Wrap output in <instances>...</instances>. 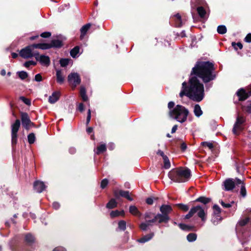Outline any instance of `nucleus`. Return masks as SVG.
<instances>
[{"label":"nucleus","instance_id":"c756f323","mask_svg":"<svg viewBox=\"0 0 251 251\" xmlns=\"http://www.w3.org/2000/svg\"><path fill=\"white\" fill-rule=\"evenodd\" d=\"M197 235L196 233H190L187 236V240L189 242H192L196 240Z\"/></svg>","mask_w":251,"mask_h":251},{"label":"nucleus","instance_id":"6e6552de","mask_svg":"<svg viewBox=\"0 0 251 251\" xmlns=\"http://www.w3.org/2000/svg\"><path fill=\"white\" fill-rule=\"evenodd\" d=\"M68 81L74 88L81 82V79L78 74L72 73L68 76Z\"/></svg>","mask_w":251,"mask_h":251},{"label":"nucleus","instance_id":"bb28decb","mask_svg":"<svg viewBox=\"0 0 251 251\" xmlns=\"http://www.w3.org/2000/svg\"><path fill=\"white\" fill-rule=\"evenodd\" d=\"M129 212L132 215L136 216H140L141 215V214L138 211L137 208L134 205H132L129 207Z\"/></svg>","mask_w":251,"mask_h":251},{"label":"nucleus","instance_id":"e433bc0d","mask_svg":"<svg viewBox=\"0 0 251 251\" xmlns=\"http://www.w3.org/2000/svg\"><path fill=\"white\" fill-rule=\"evenodd\" d=\"M197 12L201 18H204L206 12L203 7L199 6L197 8Z\"/></svg>","mask_w":251,"mask_h":251},{"label":"nucleus","instance_id":"1a4fd4ad","mask_svg":"<svg viewBox=\"0 0 251 251\" xmlns=\"http://www.w3.org/2000/svg\"><path fill=\"white\" fill-rule=\"evenodd\" d=\"M35 59L39 61L40 64L45 66H48L50 64V59L48 56L45 55H39L37 51V55L35 56Z\"/></svg>","mask_w":251,"mask_h":251},{"label":"nucleus","instance_id":"dca6fc26","mask_svg":"<svg viewBox=\"0 0 251 251\" xmlns=\"http://www.w3.org/2000/svg\"><path fill=\"white\" fill-rule=\"evenodd\" d=\"M172 207L169 205L163 204L160 207V211L162 214L168 215L172 211Z\"/></svg>","mask_w":251,"mask_h":251},{"label":"nucleus","instance_id":"4be33fe9","mask_svg":"<svg viewBox=\"0 0 251 251\" xmlns=\"http://www.w3.org/2000/svg\"><path fill=\"white\" fill-rule=\"evenodd\" d=\"M222 220V218L220 215V214H213L212 219H211V222L214 225H217L218 224H219Z\"/></svg>","mask_w":251,"mask_h":251},{"label":"nucleus","instance_id":"37998d69","mask_svg":"<svg viewBox=\"0 0 251 251\" xmlns=\"http://www.w3.org/2000/svg\"><path fill=\"white\" fill-rule=\"evenodd\" d=\"M178 226L181 229L183 230L190 231L192 230L191 227L186 224H179Z\"/></svg>","mask_w":251,"mask_h":251},{"label":"nucleus","instance_id":"3c124183","mask_svg":"<svg viewBox=\"0 0 251 251\" xmlns=\"http://www.w3.org/2000/svg\"><path fill=\"white\" fill-rule=\"evenodd\" d=\"M178 206L180 209L181 210L186 211L189 209V206L187 205L183 204H178Z\"/></svg>","mask_w":251,"mask_h":251},{"label":"nucleus","instance_id":"f704fd0d","mask_svg":"<svg viewBox=\"0 0 251 251\" xmlns=\"http://www.w3.org/2000/svg\"><path fill=\"white\" fill-rule=\"evenodd\" d=\"M250 218L247 217L245 219H241L238 223L237 225V228L239 226H242L246 225L249 221Z\"/></svg>","mask_w":251,"mask_h":251},{"label":"nucleus","instance_id":"9d476101","mask_svg":"<svg viewBox=\"0 0 251 251\" xmlns=\"http://www.w3.org/2000/svg\"><path fill=\"white\" fill-rule=\"evenodd\" d=\"M235 182L232 178H227L226 179L223 183L222 186L223 189L225 191H229L233 190L235 187Z\"/></svg>","mask_w":251,"mask_h":251},{"label":"nucleus","instance_id":"13d9d810","mask_svg":"<svg viewBox=\"0 0 251 251\" xmlns=\"http://www.w3.org/2000/svg\"><path fill=\"white\" fill-rule=\"evenodd\" d=\"M21 100H22L25 102V103L26 104H27V105H30V101L28 99H26V98H25V97H21Z\"/></svg>","mask_w":251,"mask_h":251},{"label":"nucleus","instance_id":"b1692460","mask_svg":"<svg viewBox=\"0 0 251 251\" xmlns=\"http://www.w3.org/2000/svg\"><path fill=\"white\" fill-rule=\"evenodd\" d=\"M194 113L197 117H200L202 114V111L199 104H197L194 106Z\"/></svg>","mask_w":251,"mask_h":251},{"label":"nucleus","instance_id":"a18cd8bd","mask_svg":"<svg viewBox=\"0 0 251 251\" xmlns=\"http://www.w3.org/2000/svg\"><path fill=\"white\" fill-rule=\"evenodd\" d=\"M213 209H214V214H220L221 213V208L220 207L216 204H215L213 205Z\"/></svg>","mask_w":251,"mask_h":251},{"label":"nucleus","instance_id":"49530a36","mask_svg":"<svg viewBox=\"0 0 251 251\" xmlns=\"http://www.w3.org/2000/svg\"><path fill=\"white\" fill-rule=\"evenodd\" d=\"M201 145L203 146L207 147L210 150H212L213 148V145L211 142H203L201 143Z\"/></svg>","mask_w":251,"mask_h":251},{"label":"nucleus","instance_id":"c9c22d12","mask_svg":"<svg viewBox=\"0 0 251 251\" xmlns=\"http://www.w3.org/2000/svg\"><path fill=\"white\" fill-rule=\"evenodd\" d=\"M126 227V223L125 221L121 220L118 223V228L121 230L124 231Z\"/></svg>","mask_w":251,"mask_h":251},{"label":"nucleus","instance_id":"a211bd4d","mask_svg":"<svg viewBox=\"0 0 251 251\" xmlns=\"http://www.w3.org/2000/svg\"><path fill=\"white\" fill-rule=\"evenodd\" d=\"M172 21H174L176 26L180 27L182 25L181 16L179 14H176L171 17Z\"/></svg>","mask_w":251,"mask_h":251},{"label":"nucleus","instance_id":"79ce46f5","mask_svg":"<svg viewBox=\"0 0 251 251\" xmlns=\"http://www.w3.org/2000/svg\"><path fill=\"white\" fill-rule=\"evenodd\" d=\"M70 60L69 59L66 58H62L60 60V65L63 67H66L69 64Z\"/></svg>","mask_w":251,"mask_h":251},{"label":"nucleus","instance_id":"cd10ccee","mask_svg":"<svg viewBox=\"0 0 251 251\" xmlns=\"http://www.w3.org/2000/svg\"><path fill=\"white\" fill-rule=\"evenodd\" d=\"M79 51V47L78 46H76L74 48L70 51V54L71 56L73 58H75L78 56V54Z\"/></svg>","mask_w":251,"mask_h":251},{"label":"nucleus","instance_id":"f8f14e48","mask_svg":"<svg viewBox=\"0 0 251 251\" xmlns=\"http://www.w3.org/2000/svg\"><path fill=\"white\" fill-rule=\"evenodd\" d=\"M114 195L117 198L120 196L123 198H126L130 201H133V199L130 196L129 192L128 191L119 190L118 191H115Z\"/></svg>","mask_w":251,"mask_h":251},{"label":"nucleus","instance_id":"2eb2a0df","mask_svg":"<svg viewBox=\"0 0 251 251\" xmlns=\"http://www.w3.org/2000/svg\"><path fill=\"white\" fill-rule=\"evenodd\" d=\"M60 93L59 91L54 92L49 98V102L53 104L55 103L59 99Z\"/></svg>","mask_w":251,"mask_h":251},{"label":"nucleus","instance_id":"39448f33","mask_svg":"<svg viewBox=\"0 0 251 251\" xmlns=\"http://www.w3.org/2000/svg\"><path fill=\"white\" fill-rule=\"evenodd\" d=\"M34 47L33 44L28 46L21 50L20 55L25 58L27 59L32 57H35L37 55V51H34Z\"/></svg>","mask_w":251,"mask_h":251},{"label":"nucleus","instance_id":"c85d7f7f","mask_svg":"<svg viewBox=\"0 0 251 251\" xmlns=\"http://www.w3.org/2000/svg\"><path fill=\"white\" fill-rule=\"evenodd\" d=\"M163 160L164 164L163 167L166 169L170 168L171 167V163L168 157L167 156H164Z\"/></svg>","mask_w":251,"mask_h":251},{"label":"nucleus","instance_id":"ea45409f","mask_svg":"<svg viewBox=\"0 0 251 251\" xmlns=\"http://www.w3.org/2000/svg\"><path fill=\"white\" fill-rule=\"evenodd\" d=\"M27 139L28 142L30 144L34 143L35 140V136L34 134L33 133H30L27 136Z\"/></svg>","mask_w":251,"mask_h":251},{"label":"nucleus","instance_id":"8fccbe9b","mask_svg":"<svg viewBox=\"0 0 251 251\" xmlns=\"http://www.w3.org/2000/svg\"><path fill=\"white\" fill-rule=\"evenodd\" d=\"M240 194L243 197L246 196V190L244 184L241 185Z\"/></svg>","mask_w":251,"mask_h":251},{"label":"nucleus","instance_id":"7ed1b4c3","mask_svg":"<svg viewBox=\"0 0 251 251\" xmlns=\"http://www.w3.org/2000/svg\"><path fill=\"white\" fill-rule=\"evenodd\" d=\"M189 113V111L187 108L179 104L169 111L170 117L180 123H183L187 120Z\"/></svg>","mask_w":251,"mask_h":251},{"label":"nucleus","instance_id":"2f4dec72","mask_svg":"<svg viewBox=\"0 0 251 251\" xmlns=\"http://www.w3.org/2000/svg\"><path fill=\"white\" fill-rule=\"evenodd\" d=\"M195 201L197 202H200L205 204L208 203L210 201V199L205 198L204 197H200L197 199Z\"/></svg>","mask_w":251,"mask_h":251},{"label":"nucleus","instance_id":"423d86ee","mask_svg":"<svg viewBox=\"0 0 251 251\" xmlns=\"http://www.w3.org/2000/svg\"><path fill=\"white\" fill-rule=\"evenodd\" d=\"M21 125L20 121L16 120L15 122L11 125V143L12 146L16 144L17 142V132Z\"/></svg>","mask_w":251,"mask_h":251},{"label":"nucleus","instance_id":"bf43d9fd","mask_svg":"<svg viewBox=\"0 0 251 251\" xmlns=\"http://www.w3.org/2000/svg\"><path fill=\"white\" fill-rule=\"evenodd\" d=\"M76 151V150L75 147H71L69 149V152L71 154H75Z\"/></svg>","mask_w":251,"mask_h":251},{"label":"nucleus","instance_id":"393cba45","mask_svg":"<svg viewBox=\"0 0 251 251\" xmlns=\"http://www.w3.org/2000/svg\"><path fill=\"white\" fill-rule=\"evenodd\" d=\"M25 241L28 245H32L34 242V237L30 233H28L25 236Z\"/></svg>","mask_w":251,"mask_h":251},{"label":"nucleus","instance_id":"5fc2aeb1","mask_svg":"<svg viewBox=\"0 0 251 251\" xmlns=\"http://www.w3.org/2000/svg\"><path fill=\"white\" fill-rule=\"evenodd\" d=\"M34 80L37 82H40L42 80V77L40 74L35 75Z\"/></svg>","mask_w":251,"mask_h":251},{"label":"nucleus","instance_id":"9b49d317","mask_svg":"<svg viewBox=\"0 0 251 251\" xmlns=\"http://www.w3.org/2000/svg\"><path fill=\"white\" fill-rule=\"evenodd\" d=\"M21 120L23 126L25 129H28L33 123L31 122L29 118L26 113H23L21 115Z\"/></svg>","mask_w":251,"mask_h":251},{"label":"nucleus","instance_id":"412c9836","mask_svg":"<svg viewBox=\"0 0 251 251\" xmlns=\"http://www.w3.org/2000/svg\"><path fill=\"white\" fill-rule=\"evenodd\" d=\"M90 24H87L85 25H83L80 29L81 35L80 38L82 39L83 38L85 34H86L87 31L91 27Z\"/></svg>","mask_w":251,"mask_h":251},{"label":"nucleus","instance_id":"0eeeda50","mask_svg":"<svg viewBox=\"0 0 251 251\" xmlns=\"http://www.w3.org/2000/svg\"><path fill=\"white\" fill-rule=\"evenodd\" d=\"M245 122V118L243 116L238 115L236 121L232 129L233 133L238 135L240 131L243 129V125Z\"/></svg>","mask_w":251,"mask_h":251},{"label":"nucleus","instance_id":"de8ad7c7","mask_svg":"<svg viewBox=\"0 0 251 251\" xmlns=\"http://www.w3.org/2000/svg\"><path fill=\"white\" fill-rule=\"evenodd\" d=\"M36 62L33 61H28L24 63V66L26 68H28L31 65H36Z\"/></svg>","mask_w":251,"mask_h":251},{"label":"nucleus","instance_id":"f3484780","mask_svg":"<svg viewBox=\"0 0 251 251\" xmlns=\"http://www.w3.org/2000/svg\"><path fill=\"white\" fill-rule=\"evenodd\" d=\"M154 236L153 232L143 236L142 238L137 240V241L140 243H145L151 240Z\"/></svg>","mask_w":251,"mask_h":251},{"label":"nucleus","instance_id":"0e129e2a","mask_svg":"<svg viewBox=\"0 0 251 251\" xmlns=\"http://www.w3.org/2000/svg\"><path fill=\"white\" fill-rule=\"evenodd\" d=\"M175 106V102L173 101H170L168 103V107L171 110V108H173Z\"/></svg>","mask_w":251,"mask_h":251},{"label":"nucleus","instance_id":"ddd939ff","mask_svg":"<svg viewBox=\"0 0 251 251\" xmlns=\"http://www.w3.org/2000/svg\"><path fill=\"white\" fill-rule=\"evenodd\" d=\"M155 219L157 222L160 224L162 223H167L170 220L169 215H164L163 214H157L155 216Z\"/></svg>","mask_w":251,"mask_h":251},{"label":"nucleus","instance_id":"6e6d98bb","mask_svg":"<svg viewBox=\"0 0 251 251\" xmlns=\"http://www.w3.org/2000/svg\"><path fill=\"white\" fill-rule=\"evenodd\" d=\"M244 40L247 43H251V33L248 34L245 38Z\"/></svg>","mask_w":251,"mask_h":251},{"label":"nucleus","instance_id":"5701e85b","mask_svg":"<svg viewBox=\"0 0 251 251\" xmlns=\"http://www.w3.org/2000/svg\"><path fill=\"white\" fill-rule=\"evenodd\" d=\"M51 48H60L62 46V42L58 39H54L51 41L50 43Z\"/></svg>","mask_w":251,"mask_h":251},{"label":"nucleus","instance_id":"aec40b11","mask_svg":"<svg viewBox=\"0 0 251 251\" xmlns=\"http://www.w3.org/2000/svg\"><path fill=\"white\" fill-rule=\"evenodd\" d=\"M33 46L35 49H39L41 50H47L51 48L50 43L34 44Z\"/></svg>","mask_w":251,"mask_h":251},{"label":"nucleus","instance_id":"338daca9","mask_svg":"<svg viewBox=\"0 0 251 251\" xmlns=\"http://www.w3.org/2000/svg\"><path fill=\"white\" fill-rule=\"evenodd\" d=\"M157 154L158 155H160L161 156H162V158L164 157V156H166V155L164 154V153L163 152V151H161V150H158L157 152Z\"/></svg>","mask_w":251,"mask_h":251},{"label":"nucleus","instance_id":"09e8293b","mask_svg":"<svg viewBox=\"0 0 251 251\" xmlns=\"http://www.w3.org/2000/svg\"><path fill=\"white\" fill-rule=\"evenodd\" d=\"M220 203L222 205V206L224 208H229L231 207L232 204L233 203V201H232L231 203H226L222 200L220 201Z\"/></svg>","mask_w":251,"mask_h":251},{"label":"nucleus","instance_id":"a878e982","mask_svg":"<svg viewBox=\"0 0 251 251\" xmlns=\"http://www.w3.org/2000/svg\"><path fill=\"white\" fill-rule=\"evenodd\" d=\"M80 95L83 101H86L88 100V98L86 95V89L83 86L80 87Z\"/></svg>","mask_w":251,"mask_h":251},{"label":"nucleus","instance_id":"4468645a","mask_svg":"<svg viewBox=\"0 0 251 251\" xmlns=\"http://www.w3.org/2000/svg\"><path fill=\"white\" fill-rule=\"evenodd\" d=\"M33 186L34 189L38 193L42 192L46 187L44 182L40 181H36Z\"/></svg>","mask_w":251,"mask_h":251},{"label":"nucleus","instance_id":"7c9ffc66","mask_svg":"<svg viewBox=\"0 0 251 251\" xmlns=\"http://www.w3.org/2000/svg\"><path fill=\"white\" fill-rule=\"evenodd\" d=\"M117 204L115 200L112 199L106 204V207L109 209L113 208L116 207Z\"/></svg>","mask_w":251,"mask_h":251},{"label":"nucleus","instance_id":"a19ab883","mask_svg":"<svg viewBox=\"0 0 251 251\" xmlns=\"http://www.w3.org/2000/svg\"><path fill=\"white\" fill-rule=\"evenodd\" d=\"M151 225L149 224L147 221L145 223H142L140 225V228L144 231L147 230L148 227L151 226Z\"/></svg>","mask_w":251,"mask_h":251},{"label":"nucleus","instance_id":"20e7f679","mask_svg":"<svg viewBox=\"0 0 251 251\" xmlns=\"http://www.w3.org/2000/svg\"><path fill=\"white\" fill-rule=\"evenodd\" d=\"M196 214L198 217L201 219L202 222L206 220L207 214V208L206 206L202 207L200 205H197L192 207L188 213L185 215V219H189L193 215Z\"/></svg>","mask_w":251,"mask_h":251},{"label":"nucleus","instance_id":"052dcab7","mask_svg":"<svg viewBox=\"0 0 251 251\" xmlns=\"http://www.w3.org/2000/svg\"><path fill=\"white\" fill-rule=\"evenodd\" d=\"M52 207L55 209H58L60 207V204L57 202H54L52 203Z\"/></svg>","mask_w":251,"mask_h":251},{"label":"nucleus","instance_id":"4d7b16f0","mask_svg":"<svg viewBox=\"0 0 251 251\" xmlns=\"http://www.w3.org/2000/svg\"><path fill=\"white\" fill-rule=\"evenodd\" d=\"M51 33L49 32H45L41 34V36L43 38H48L50 36Z\"/></svg>","mask_w":251,"mask_h":251},{"label":"nucleus","instance_id":"6ab92c4d","mask_svg":"<svg viewBox=\"0 0 251 251\" xmlns=\"http://www.w3.org/2000/svg\"><path fill=\"white\" fill-rule=\"evenodd\" d=\"M56 75L57 82L59 84H62L64 81V76L62 71L60 70H57Z\"/></svg>","mask_w":251,"mask_h":251},{"label":"nucleus","instance_id":"72a5a7b5","mask_svg":"<svg viewBox=\"0 0 251 251\" xmlns=\"http://www.w3.org/2000/svg\"><path fill=\"white\" fill-rule=\"evenodd\" d=\"M227 31L226 27L224 25H220L217 27V32L220 34H224Z\"/></svg>","mask_w":251,"mask_h":251},{"label":"nucleus","instance_id":"774afa93","mask_svg":"<svg viewBox=\"0 0 251 251\" xmlns=\"http://www.w3.org/2000/svg\"><path fill=\"white\" fill-rule=\"evenodd\" d=\"M52 251H66L63 247H57L55 248Z\"/></svg>","mask_w":251,"mask_h":251},{"label":"nucleus","instance_id":"680f3d73","mask_svg":"<svg viewBox=\"0 0 251 251\" xmlns=\"http://www.w3.org/2000/svg\"><path fill=\"white\" fill-rule=\"evenodd\" d=\"M153 199L152 198H148L146 200V202L150 205H151L153 203Z\"/></svg>","mask_w":251,"mask_h":251},{"label":"nucleus","instance_id":"473e14b6","mask_svg":"<svg viewBox=\"0 0 251 251\" xmlns=\"http://www.w3.org/2000/svg\"><path fill=\"white\" fill-rule=\"evenodd\" d=\"M106 150V146L105 144H101L97 148L96 153L99 154L101 153L104 152Z\"/></svg>","mask_w":251,"mask_h":251},{"label":"nucleus","instance_id":"c03bdc74","mask_svg":"<svg viewBox=\"0 0 251 251\" xmlns=\"http://www.w3.org/2000/svg\"><path fill=\"white\" fill-rule=\"evenodd\" d=\"M232 46L236 50H237L238 48L240 49H242L243 48V45L240 42H238L237 43L232 42Z\"/></svg>","mask_w":251,"mask_h":251},{"label":"nucleus","instance_id":"69168bd1","mask_svg":"<svg viewBox=\"0 0 251 251\" xmlns=\"http://www.w3.org/2000/svg\"><path fill=\"white\" fill-rule=\"evenodd\" d=\"M78 110L80 111V112H82L84 110V105H83V104L82 103H80L78 105Z\"/></svg>","mask_w":251,"mask_h":251},{"label":"nucleus","instance_id":"f257e3e1","mask_svg":"<svg viewBox=\"0 0 251 251\" xmlns=\"http://www.w3.org/2000/svg\"><path fill=\"white\" fill-rule=\"evenodd\" d=\"M198 77L201 78L204 83L214 80L216 75L213 64L209 61H201L196 63L192 69L189 85L187 86L186 82L182 84V90L179 93L180 97L186 95L197 102H200L203 99V85L200 82Z\"/></svg>","mask_w":251,"mask_h":251},{"label":"nucleus","instance_id":"e2e57ef3","mask_svg":"<svg viewBox=\"0 0 251 251\" xmlns=\"http://www.w3.org/2000/svg\"><path fill=\"white\" fill-rule=\"evenodd\" d=\"M128 240H129L128 233L126 232L125 233V237L124 238V242L125 243H126L128 241Z\"/></svg>","mask_w":251,"mask_h":251},{"label":"nucleus","instance_id":"864d4df0","mask_svg":"<svg viewBox=\"0 0 251 251\" xmlns=\"http://www.w3.org/2000/svg\"><path fill=\"white\" fill-rule=\"evenodd\" d=\"M91 110L89 109L88 110L86 122V124L87 126L89 124L90 120H91Z\"/></svg>","mask_w":251,"mask_h":251},{"label":"nucleus","instance_id":"603ef678","mask_svg":"<svg viewBox=\"0 0 251 251\" xmlns=\"http://www.w3.org/2000/svg\"><path fill=\"white\" fill-rule=\"evenodd\" d=\"M108 183V180L106 178L103 179L101 182L100 187L102 189H104V188L106 187V186H107Z\"/></svg>","mask_w":251,"mask_h":251},{"label":"nucleus","instance_id":"f03ea898","mask_svg":"<svg viewBox=\"0 0 251 251\" xmlns=\"http://www.w3.org/2000/svg\"><path fill=\"white\" fill-rule=\"evenodd\" d=\"M191 176V171L187 168L174 169L168 173L169 178L176 183H183L188 181L190 179Z\"/></svg>","mask_w":251,"mask_h":251},{"label":"nucleus","instance_id":"58836bf2","mask_svg":"<svg viewBox=\"0 0 251 251\" xmlns=\"http://www.w3.org/2000/svg\"><path fill=\"white\" fill-rule=\"evenodd\" d=\"M19 77L22 79L24 80L28 76V74L25 71H20L17 73Z\"/></svg>","mask_w":251,"mask_h":251},{"label":"nucleus","instance_id":"4c0bfd02","mask_svg":"<svg viewBox=\"0 0 251 251\" xmlns=\"http://www.w3.org/2000/svg\"><path fill=\"white\" fill-rule=\"evenodd\" d=\"M110 215L111 217H115L120 215H124V211L123 210L121 211L118 210L112 211L111 212Z\"/></svg>","mask_w":251,"mask_h":251}]
</instances>
